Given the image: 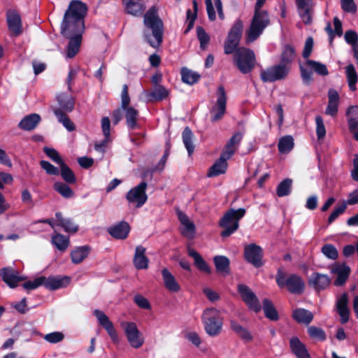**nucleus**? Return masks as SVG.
I'll list each match as a JSON object with an SVG mask.
<instances>
[{"label": "nucleus", "mask_w": 358, "mask_h": 358, "mask_svg": "<svg viewBox=\"0 0 358 358\" xmlns=\"http://www.w3.org/2000/svg\"><path fill=\"white\" fill-rule=\"evenodd\" d=\"M87 6L80 0H72L66 10L60 26V33L69 39L66 57H74L79 52L83 34L85 31V17Z\"/></svg>", "instance_id": "f257e3e1"}, {"label": "nucleus", "mask_w": 358, "mask_h": 358, "mask_svg": "<svg viewBox=\"0 0 358 358\" xmlns=\"http://www.w3.org/2000/svg\"><path fill=\"white\" fill-rule=\"evenodd\" d=\"M296 57L295 48L291 44L285 45L280 54V63L262 70L260 73L261 80L264 83H272L285 78Z\"/></svg>", "instance_id": "f03ea898"}, {"label": "nucleus", "mask_w": 358, "mask_h": 358, "mask_svg": "<svg viewBox=\"0 0 358 358\" xmlns=\"http://www.w3.org/2000/svg\"><path fill=\"white\" fill-rule=\"evenodd\" d=\"M143 23L146 28L143 32L145 40L151 47L159 48L163 41L164 24L156 7L152 6L144 14Z\"/></svg>", "instance_id": "7ed1b4c3"}, {"label": "nucleus", "mask_w": 358, "mask_h": 358, "mask_svg": "<svg viewBox=\"0 0 358 358\" xmlns=\"http://www.w3.org/2000/svg\"><path fill=\"white\" fill-rule=\"evenodd\" d=\"M266 0H257L254 15L246 34L245 41L247 44L257 40L264 29L270 24L268 13L266 10H261Z\"/></svg>", "instance_id": "20e7f679"}, {"label": "nucleus", "mask_w": 358, "mask_h": 358, "mask_svg": "<svg viewBox=\"0 0 358 358\" xmlns=\"http://www.w3.org/2000/svg\"><path fill=\"white\" fill-rule=\"evenodd\" d=\"M275 282L280 289H286L290 294L301 295L306 288L303 278L297 274L287 275L278 269L275 276Z\"/></svg>", "instance_id": "39448f33"}, {"label": "nucleus", "mask_w": 358, "mask_h": 358, "mask_svg": "<svg viewBox=\"0 0 358 358\" xmlns=\"http://www.w3.org/2000/svg\"><path fill=\"white\" fill-rule=\"evenodd\" d=\"M246 210L230 208L219 221V227L223 230L220 233L222 238H227L236 231L239 227V220L245 215Z\"/></svg>", "instance_id": "423d86ee"}, {"label": "nucleus", "mask_w": 358, "mask_h": 358, "mask_svg": "<svg viewBox=\"0 0 358 358\" xmlns=\"http://www.w3.org/2000/svg\"><path fill=\"white\" fill-rule=\"evenodd\" d=\"M201 321L208 336L215 337L221 334L223 327V317L217 309L215 308H206L201 315Z\"/></svg>", "instance_id": "0eeeda50"}, {"label": "nucleus", "mask_w": 358, "mask_h": 358, "mask_svg": "<svg viewBox=\"0 0 358 358\" xmlns=\"http://www.w3.org/2000/svg\"><path fill=\"white\" fill-rule=\"evenodd\" d=\"M233 63L243 74L251 73L257 62L255 52L245 47H240L234 52Z\"/></svg>", "instance_id": "6e6552de"}, {"label": "nucleus", "mask_w": 358, "mask_h": 358, "mask_svg": "<svg viewBox=\"0 0 358 358\" xmlns=\"http://www.w3.org/2000/svg\"><path fill=\"white\" fill-rule=\"evenodd\" d=\"M243 31V21L238 19L230 29L224 43V52L225 55H231L240 48L238 45L242 38Z\"/></svg>", "instance_id": "1a4fd4ad"}, {"label": "nucleus", "mask_w": 358, "mask_h": 358, "mask_svg": "<svg viewBox=\"0 0 358 358\" xmlns=\"http://www.w3.org/2000/svg\"><path fill=\"white\" fill-rule=\"evenodd\" d=\"M217 101L210 110V121L216 122L222 119L227 110V96L223 85H220L217 90Z\"/></svg>", "instance_id": "9d476101"}, {"label": "nucleus", "mask_w": 358, "mask_h": 358, "mask_svg": "<svg viewBox=\"0 0 358 358\" xmlns=\"http://www.w3.org/2000/svg\"><path fill=\"white\" fill-rule=\"evenodd\" d=\"M243 257L245 260L255 268H260L264 265L263 249L255 243H250L245 246Z\"/></svg>", "instance_id": "9b49d317"}, {"label": "nucleus", "mask_w": 358, "mask_h": 358, "mask_svg": "<svg viewBox=\"0 0 358 358\" xmlns=\"http://www.w3.org/2000/svg\"><path fill=\"white\" fill-rule=\"evenodd\" d=\"M237 292L250 310L255 313H259L261 310L262 306L259 299L248 285L242 283L238 284Z\"/></svg>", "instance_id": "f8f14e48"}, {"label": "nucleus", "mask_w": 358, "mask_h": 358, "mask_svg": "<svg viewBox=\"0 0 358 358\" xmlns=\"http://www.w3.org/2000/svg\"><path fill=\"white\" fill-rule=\"evenodd\" d=\"M6 22L10 36L17 37L22 34V18L17 10H8L6 12Z\"/></svg>", "instance_id": "ddd939ff"}, {"label": "nucleus", "mask_w": 358, "mask_h": 358, "mask_svg": "<svg viewBox=\"0 0 358 358\" xmlns=\"http://www.w3.org/2000/svg\"><path fill=\"white\" fill-rule=\"evenodd\" d=\"M148 184L142 181L139 185L131 189L126 195V199L129 203H136V207H141L148 199L145 190Z\"/></svg>", "instance_id": "4468645a"}, {"label": "nucleus", "mask_w": 358, "mask_h": 358, "mask_svg": "<svg viewBox=\"0 0 358 358\" xmlns=\"http://www.w3.org/2000/svg\"><path fill=\"white\" fill-rule=\"evenodd\" d=\"M93 313L99 324L106 331L111 341L115 344L118 343L120 339L117 331L109 317L103 311L98 309L94 310Z\"/></svg>", "instance_id": "2eb2a0df"}, {"label": "nucleus", "mask_w": 358, "mask_h": 358, "mask_svg": "<svg viewBox=\"0 0 358 358\" xmlns=\"http://www.w3.org/2000/svg\"><path fill=\"white\" fill-rule=\"evenodd\" d=\"M122 325L124 326V333L131 347L136 349L141 348L144 343V340L141 337V332L138 329L136 324L130 322H125L122 324Z\"/></svg>", "instance_id": "dca6fc26"}, {"label": "nucleus", "mask_w": 358, "mask_h": 358, "mask_svg": "<svg viewBox=\"0 0 358 358\" xmlns=\"http://www.w3.org/2000/svg\"><path fill=\"white\" fill-rule=\"evenodd\" d=\"M331 282V279L327 274L319 272H313L308 280V285L315 292H320L328 288Z\"/></svg>", "instance_id": "f3484780"}, {"label": "nucleus", "mask_w": 358, "mask_h": 358, "mask_svg": "<svg viewBox=\"0 0 358 358\" xmlns=\"http://www.w3.org/2000/svg\"><path fill=\"white\" fill-rule=\"evenodd\" d=\"M0 276L2 280L10 288H15L20 282L26 279L20 276L18 273L11 267H3L0 270Z\"/></svg>", "instance_id": "a211bd4d"}, {"label": "nucleus", "mask_w": 358, "mask_h": 358, "mask_svg": "<svg viewBox=\"0 0 358 358\" xmlns=\"http://www.w3.org/2000/svg\"><path fill=\"white\" fill-rule=\"evenodd\" d=\"M331 273L337 275L334 284L335 286H343L348 280L351 269L345 263L336 264L331 268Z\"/></svg>", "instance_id": "6ab92c4d"}, {"label": "nucleus", "mask_w": 358, "mask_h": 358, "mask_svg": "<svg viewBox=\"0 0 358 358\" xmlns=\"http://www.w3.org/2000/svg\"><path fill=\"white\" fill-rule=\"evenodd\" d=\"M71 282V278L64 276H49L45 277L43 285L49 290H56L66 287Z\"/></svg>", "instance_id": "aec40b11"}, {"label": "nucleus", "mask_w": 358, "mask_h": 358, "mask_svg": "<svg viewBox=\"0 0 358 358\" xmlns=\"http://www.w3.org/2000/svg\"><path fill=\"white\" fill-rule=\"evenodd\" d=\"M107 231L114 238L124 240L127 238L129 234L130 226L127 222L121 221L113 226L109 227Z\"/></svg>", "instance_id": "412c9836"}, {"label": "nucleus", "mask_w": 358, "mask_h": 358, "mask_svg": "<svg viewBox=\"0 0 358 358\" xmlns=\"http://www.w3.org/2000/svg\"><path fill=\"white\" fill-rule=\"evenodd\" d=\"M348 294L346 292L343 293L336 301V310L341 317V322L345 324L349 320L350 310L348 306Z\"/></svg>", "instance_id": "4be33fe9"}, {"label": "nucleus", "mask_w": 358, "mask_h": 358, "mask_svg": "<svg viewBox=\"0 0 358 358\" xmlns=\"http://www.w3.org/2000/svg\"><path fill=\"white\" fill-rule=\"evenodd\" d=\"M55 225L61 227L65 232L75 234L79 229V226L74 222L73 219L64 217L61 212L55 213Z\"/></svg>", "instance_id": "5701e85b"}, {"label": "nucleus", "mask_w": 358, "mask_h": 358, "mask_svg": "<svg viewBox=\"0 0 358 358\" xmlns=\"http://www.w3.org/2000/svg\"><path fill=\"white\" fill-rule=\"evenodd\" d=\"M289 348L296 358H311L305 344L296 336L289 339Z\"/></svg>", "instance_id": "b1692460"}, {"label": "nucleus", "mask_w": 358, "mask_h": 358, "mask_svg": "<svg viewBox=\"0 0 358 358\" xmlns=\"http://www.w3.org/2000/svg\"><path fill=\"white\" fill-rule=\"evenodd\" d=\"M146 248L143 245H137L133 259L135 268L138 270L146 269L148 268L149 259L145 255Z\"/></svg>", "instance_id": "393cba45"}, {"label": "nucleus", "mask_w": 358, "mask_h": 358, "mask_svg": "<svg viewBox=\"0 0 358 358\" xmlns=\"http://www.w3.org/2000/svg\"><path fill=\"white\" fill-rule=\"evenodd\" d=\"M229 159L225 155L220 154L219 159L209 168L207 173L208 177H216L224 173L227 169L228 164L227 161Z\"/></svg>", "instance_id": "a878e982"}, {"label": "nucleus", "mask_w": 358, "mask_h": 358, "mask_svg": "<svg viewBox=\"0 0 358 358\" xmlns=\"http://www.w3.org/2000/svg\"><path fill=\"white\" fill-rule=\"evenodd\" d=\"M243 138V135L240 132L234 134L225 144L221 154L225 155L227 158H231L238 149V145Z\"/></svg>", "instance_id": "bb28decb"}, {"label": "nucleus", "mask_w": 358, "mask_h": 358, "mask_svg": "<svg viewBox=\"0 0 358 358\" xmlns=\"http://www.w3.org/2000/svg\"><path fill=\"white\" fill-rule=\"evenodd\" d=\"M122 3L125 12L134 16H141L145 10L143 0H122Z\"/></svg>", "instance_id": "cd10ccee"}, {"label": "nucleus", "mask_w": 358, "mask_h": 358, "mask_svg": "<svg viewBox=\"0 0 358 358\" xmlns=\"http://www.w3.org/2000/svg\"><path fill=\"white\" fill-rule=\"evenodd\" d=\"M213 263L215 266L217 273L224 276L229 275L230 270V260L224 255H216L213 257Z\"/></svg>", "instance_id": "c85d7f7f"}, {"label": "nucleus", "mask_w": 358, "mask_h": 358, "mask_svg": "<svg viewBox=\"0 0 358 358\" xmlns=\"http://www.w3.org/2000/svg\"><path fill=\"white\" fill-rule=\"evenodd\" d=\"M188 255L189 257H192L194 260V266L201 271H203L207 274H210L212 273V270L202 257V256L196 252L195 250L192 248H188Z\"/></svg>", "instance_id": "c756f323"}, {"label": "nucleus", "mask_w": 358, "mask_h": 358, "mask_svg": "<svg viewBox=\"0 0 358 358\" xmlns=\"http://www.w3.org/2000/svg\"><path fill=\"white\" fill-rule=\"evenodd\" d=\"M41 117L36 113L26 115L19 122L18 127L24 131H31L35 129L41 121Z\"/></svg>", "instance_id": "7c9ffc66"}, {"label": "nucleus", "mask_w": 358, "mask_h": 358, "mask_svg": "<svg viewBox=\"0 0 358 358\" xmlns=\"http://www.w3.org/2000/svg\"><path fill=\"white\" fill-rule=\"evenodd\" d=\"M162 275L164 286L169 291L173 292H178L180 291V285L176 282L175 277L166 268L162 270Z\"/></svg>", "instance_id": "2f4dec72"}, {"label": "nucleus", "mask_w": 358, "mask_h": 358, "mask_svg": "<svg viewBox=\"0 0 358 358\" xmlns=\"http://www.w3.org/2000/svg\"><path fill=\"white\" fill-rule=\"evenodd\" d=\"M293 319L299 324H309L313 320V314L305 308H298L292 313Z\"/></svg>", "instance_id": "473e14b6"}, {"label": "nucleus", "mask_w": 358, "mask_h": 358, "mask_svg": "<svg viewBox=\"0 0 358 358\" xmlns=\"http://www.w3.org/2000/svg\"><path fill=\"white\" fill-rule=\"evenodd\" d=\"M123 110L125 112L126 125L128 129H135L138 128V117L139 113L138 110L131 106L124 108Z\"/></svg>", "instance_id": "72a5a7b5"}, {"label": "nucleus", "mask_w": 358, "mask_h": 358, "mask_svg": "<svg viewBox=\"0 0 358 358\" xmlns=\"http://www.w3.org/2000/svg\"><path fill=\"white\" fill-rule=\"evenodd\" d=\"M57 101L60 106V109L64 112L70 113L75 108V99L66 93H62L57 96Z\"/></svg>", "instance_id": "f704fd0d"}, {"label": "nucleus", "mask_w": 358, "mask_h": 358, "mask_svg": "<svg viewBox=\"0 0 358 358\" xmlns=\"http://www.w3.org/2000/svg\"><path fill=\"white\" fill-rule=\"evenodd\" d=\"M311 0H296L299 14L303 22L306 24H310L312 22V17L310 13L308 2Z\"/></svg>", "instance_id": "c9c22d12"}, {"label": "nucleus", "mask_w": 358, "mask_h": 358, "mask_svg": "<svg viewBox=\"0 0 358 358\" xmlns=\"http://www.w3.org/2000/svg\"><path fill=\"white\" fill-rule=\"evenodd\" d=\"M70 184L57 181L53 184V189L59 194L64 199H71L74 197L75 193L71 187L69 186Z\"/></svg>", "instance_id": "e433bc0d"}, {"label": "nucleus", "mask_w": 358, "mask_h": 358, "mask_svg": "<svg viewBox=\"0 0 358 358\" xmlns=\"http://www.w3.org/2000/svg\"><path fill=\"white\" fill-rule=\"evenodd\" d=\"M193 4V10L194 12L191 10V9H187L186 11V22H187V27L184 30L183 34L185 35L187 34L194 27V22L197 17V13H198V3L196 0L192 1Z\"/></svg>", "instance_id": "4c0bfd02"}, {"label": "nucleus", "mask_w": 358, "mask_h": 358, "mask_svg": "<svg viewBox=\"0 0 358 358\" xmlns=\"http://www.w3.org/2000/svg\"><path fill=\"white\" fill-rule=\"evenodd\" d=\"M90 249L89 245L77 247L71 252L72 262L76 264L81 263L88 256Z\"/></svg>", "instance_id": "58836bf2"}, {"label": "nucleus", "mask_w": 358, "mask_h": 358, "mask_svg": "<svg viewBox=\"0 0 358 358\" xmlns=\"http://www.w3.org/2000/svg\"><path fill=\"white\" fill-rule=\"evenodd\" d=\"M263 310L267 319L274 322L279 320L278 313L270 299H264L263 300Z\"/></svg>", "instance_id": "ea45409f"}, {"label": "nucleus", "mask_w": 358, "mask_h": 358, "mask_svg": "<svg viewBox=\"0 0 358 358\" xmlns=\"http://www.w3.org/2000/svg\"><path fill=\"white\" fill-rule=\"evenodd\" d=\"M59 174L64 182L75 184L77 178L72 169L64 162L59 165Z\"/></svg>", "instance_id": "a19ab883"}, {"label": "nucleus", "mask_w": 358, "mask_h": 358, "mask_svg": "<svg viewBox=\"0 0 358 358\" xmlns=\"http://www.w3.org/2000/svg\"><path fill=\"white\" fill-rule=\"evenodd\" d=\"M231 329L245 342H250L252 340V336L250 331L241 326L238 322L234 320L230 322Z\"/></svg>", "instance_id": "79ce46f5"}, {"label": "nucleus", "mask_w": 358, "mask_h": 358, "mask_svg": "<svg viewBox=\"0 0 358 358\" xmlns=\"http://www.w3.org/2000/svg\"><path fill=\"white\" fill-rule=\"evenodd\" d=\"M182 142L187 150L188 155L191 156L194 150L193 143L194 134L189 127H186L182 133Z\"/></svg>", "instance_id": "37998d69"}, {"label": "nucleus", "mask_w": 358, "mask_h": 358, "mask_svg": "<svg viewBox=\"0 0 358 358\" xmlns=\"http://www.w3.org/2000/svg\"><path fill=\"white\" fill-rule=\"evenodd\" d=\"M54 114L58 119V121L62 123L63 126L69 131H73L76 130L74 123L70 120L66 113L59 108L54 110Z\"/></svg>", "instance_id": "c03bdc74"}, {"label": "nucleus", "mask_w": 358, "mask_h": 358, "mask_svg": "<svg viewBox=\"0 0 358 358\" xmlns=\"http://www.w3.org/2000/svg\"><path fill=\"white\" fill-rule=\"evenodd\" d=\"M345 73L349 88L354 92L357 89L356 84L358 80V76L352 64H350L345 67Z\"/></svg>", "instance_id": "a18cd8bd"}, {"label": "nucleus", "mask_w": 358, "mask_h": 358, "mask_svg": "<svg viewBox=\"0 0 358 358\" xmlns=\"http://www.w3.org/2000/svg\"><path fill=\"white\" fill-rule=\"evenodd\" d=\"M294 138L292 136L287 135L282 136L278 142V148L281 154L289 152L294 148Z\"/></svg>", "instance_id": "49530a36"}, {"label": "nucleus", "mask_w": 358, "mask_h": 358, "mask_svg": "<svg viewBox=\"0 0 358 358\" xmlns=\"http://www.w3.org/2000/svg\"><path fill=\"white\" fill-rule=\"evenodd\" d=\"M180 73L182 81L190 85L196 83L201 77L199 73L194 72L186 67L182 68Z\"/></svg>", "instance_id": "de8ad7c7"}, {"label": "nucleus", "mask_w": 358, "mask_h": 358, "mask_svg": "<svg viewBox=\"0 0 358 358\" xmlns=\"http://www.w3.org/2000/svg\"><path fill=\"white\" fill-rule=\"evenodd\" d=\"M69 238L57 233L52 237V243L60 251L64 252L69 245Z\"/></svg>", "instance_id": "09e8293b"}, {"label": "nucleus", "mask_w": 358, "mask_h": 358, "mask_svg": "<svg viewBox=\"0 0 358 358\" xmlns=\"http://www.w3.org/2000/svg\"><path fill=\"white\" fill-rule=\"evenodd\" d=\"M292 185V180L290 178H285L281 181L277 188L276 194L279 197L287 196L291 192V188Z\"/></svg>", "instance_id": "8fccbe9b"}, {"label": "nucleus", "mask_w": 358, "mask_h": 358, "mask_svg": "<svg viewBox=\"0 0 358 358\" xmlns=\"http://www.w3.org/2000/svg\"><path fill=\"white\" fill-rule=\"evenodd\" d=\"M307 332L312 339L319 341H324L327 339L326 333L322 328L310 326L308 327Z\"/></svg>", "instance_id": "3c124183"}, {"label": "nucleus", "mask_w": 358, "mask_h": 358, "mask_svg": "<svg viewBox=\"0 0 358 358\" xmlns=\"http://www.w3.org/2000/svg\"><path fill=\"white\" fill-rule=\"evenodd\" d=\"M168 96V90L162 85H157L148 95L150 98H152L155 101H162Z\"/></svg>", "instance_id": "603ef678"}, {"label": "nucleus", "mask_w": 358, "mask_h": 358, "mask_svg": "<svg viewBox=\"0 0 358 358\" xmlns=\"http://www.w3.org/2000/svg\"><path fill=\"white\" fill-rule=\"evenodd\" d=\"M306 64L313 68L314 71L320 76H324L329 74L327 67L324 64L312 59H307Z\"/></svg>", "instance_id": "864d4df0"}, {"label": "nucleus", "mask_w": 358, "mask_h": 358, "mask_svg": "<svg viewBox=\"0 0 358 358\" xmlns=\"http://www.w3.org/2000/svg\"><path fill=\"white\" fill-rule=\"evenodd\" d=\"M316 123V135L318 141H322L326 136V129L324 124L323 118L320 115L315 117Z\"/></svg>", "instance_id": "5fc2aeb1"}, {"label": "nucleus", "mask_w": 358, "mask_h": 358, "mask_svg": "<svg viewBox=\"0 0 358 358\" xmlns=\"http://www.w3.org/2000/svg\"><path fill=\"white\" fill-rule=\"evenodd\" d=\"M321 251L327 258L332 260H336L338 257V250L332 244L324 245Z\"/></svg>", "instance_id": "6e6d98bb"}, {"label": "nucleus", "mask_w": 358, "mask_h": 358, "mask_svg": "<svg viewBox=\"0 0 358 358\" xmlns=\"http://www.w3.org/2000/svg\"><path fill=\"white\" fill-rule=\"evenodd\" d=\"M196 34L200 42V48L204 50L210 41V37L206 32L205 29L201 27H196Z\"/></svg>", "instance_id": "4d7b16f0"}, {"label": "nucleus", "mask_w": 358, "mask_h": 358, "mask_svg": "<svg viewBox=\"0 0 358 358\" xmlns=\"http://www.w3.org/2000/svg\"><path fill=\"white\" fill-rule=\"evenodd\" d=\"M43 152L50 159H51L55 163L57 164L59 166L64 162V160L55 149L48 147H44Z\"/></svg>", "instance_id": "13d9d810"}, {"label": "nucleus", "mask_w": 358, "mask_h": 358, "mask_svg": "<svg viewBox=\"0 0 358 358\" xmlns=\"http://www.w3.org/2000/svg\"><path fill=\"white\" fill-rule=\"evenodd\" d=\"M347 208V203L343 202L340 206H337L329 215L327 222L329 224L334 222L340 215L343 214Z\"/></svg>", "instance_id": "bf43d9fd"}, {"label": "nucleus", "mask_w": 358, "mask_h": 358, "mask_svg": "<svg viewBox=\"0 0 358 358\" xmlns=\"http://www.w3.org/2000/svg\"><path fill=\"white\" fill-rule=\"evenodd\" d=\"M44 280L45 276H40L34 279L33 281L29 280L25 282L22 284V287L27 291L33 290L43 285Z\"/></svg>", "instance_id": "052dcab7"}, {"label": "nucleus", "mask_w": 358, "mask_h": 358, "mask_svg": "<svg viewBox=\"0 0 358 358\" xmlns=\"http://www.w3.org/2000/svg\"><path fill=\"white\" fill-rule=\"evenodd\" d=\"M182 225L183 228L180 231L181 234L187 238H193L196 232L194 224L189 221Z\"/></svg>", "instance_id": "680f3d73"}, {"label": "nucleus", "mask_w": 358, "mask_h": 358, "mask_svg": "<svg viewBox=\"0 0 358 358\" xmlns=\"http://www.w3.org/2000/svg\"><path fill=\"white\" fill-rule=\"evenodd\" d=\"M43 338L50 343H58L62 341L64 338V335L60 331H54L47 334L43 336Z\"/></svg>", "instance_id": "e2e57ef3"}, {"label": "nucleus", "mask_w": 358, "mask_h": 358, "mask_svg": "<svg viewBox=\"0 0 358 358\" xmlns=\"http://www.w3.org/2000/svg\"><path fill=\"white\" fill-rule=\"evenodd\" d=\"M41 167L49 175L58 176L59 175V169L56 166H53L51 163L45 160H41L40 162Z\"/></svg>", "instance_id": "0e129e2a"}, {"label": "nucleus", "mask_w": 358, "mask_h": 358, "mask_svg": "<svg viewBox=\"0 0 358 358\" xmlns=\"http://www.w3.org/2000/svg\"><path fill=\"white\" fill-rule=\"evenodd\" d=\"M345 40L347 43L351 45L353 48L357 45L358 34L352 30L346 31L344 35Z\"/></svg>", "instance_id": "69168bd1"}, {"label": "nucleus", "mask_w": 358, "mask_h": 358, "mask_svg": "<svg viewBox=\"0 0 358 358\" xmlns=\"http://www.w3.org/2000/svg\"><path fill=\"white\" fill-rule=\"evenodd\" d=\"M342 9L349 13L355 14L357 13V8L354 0H341Z\"/></svg>", "instance_id": "338daca9"}, {"label": "nucleus", "mask_w": 358, "mask_h": 358, "mask_svg": "<svg viewBox=\"0 0 358 358\" xmlns=\"http://www.w3.org/2000/svg\"><path fill=\"white\" fill-rule=\"evenodd\" d=\"M134 301L141 308L150 310L151 305L149 301L141 294H136L134 297Z\"/></svg>", "instance_id": "774afa93"}]
</instances>
